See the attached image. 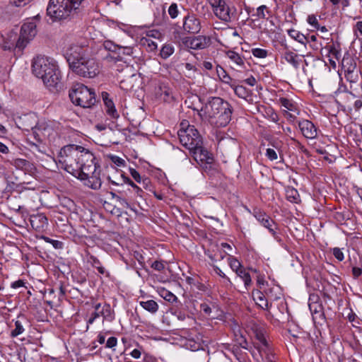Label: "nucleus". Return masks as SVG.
<instances>
[{"instance_id": "nucleus-1", "label": "nucleus", "mask_w": 362, "mask_h": 362, "mask_svg": "<svg viewBox=\"0 0 362 362\" xmlns=\"http://www.w3.org/2000/svg\"><path fill=\"white\" fill-rule=\"evenodd\" d=\"M57 165L88 187L93 189L101 187L100 165L89 149L75 144L66 145L59 151Z\"/></svg>"}, {"instance_id": "nucleus-2", "label": "nucleus", "mask_w": 362, "mask_h": 362, "mask_svg": "<svg viewBox=\"0 0 362 362\" xmlns=\"http://www.w3.org/2000/svg\"><path fill=\"white\" fill-rule=\"evenodd\" d=\"M64 56L70 69L76 74L92 78L99 74L98 63L88 46L71 45L64 50Z\"/></svg>"}, {"instance_id": "nucleus-3", "label": "nucleus", "mask_w": 362, "mask_h": 362, "mask_svg": "<svg viewBox=\"0 0 362 362\" xmlns=\"http://www.w3.org/2000/svg\"><path fill=\"white\" fill-rule=\"evenodd\" d=\"M199 115L202 118L218 127H226L231 119V105L219 97H211L202 107Z\"/></svg>"}, {"instance_id": "nucleus-4", "label": "nucleus", "mask_w": 362, "mask_h": 362, "mask_svg": "<svg viewBox=\"0 0 362 362\" xmlns=\"http://www.w3.org/2000/svg\"><path fill=\"white\" fill-rule=\"evenodd\" d=\"M33 72L49 88H57L61 82V73L57 62L50 57L38 56L33 59Z\"/></svg>"}, {"instance_id": "nucleus-5", "label": "nucleus", "mask_w": 362, "mask_h": 362, "mask_svg": "<svg viewBox=\"0 0 362 362\" xmlns=\"http://www.w3.org/2000/svg\"><path fill=\"white\" fill-rule=\"evenodd\" d=\"M241 341L238 343L240 346L248 350L257 362H275V355L273 347L268 341L265 333L262 329H256L255 332V341L252 346H249L246 339L242 334L240 335Z\"/></svg>"}, {"instance_id": "nucleus-6", "label": "nucleus", "mask_w": 362, "mask_h": 362, "mask_svg": "<svg viewBox=\"0 0 362 362\" xmlns=\"http://www.w3.org/2000/svg\"><path fill=\"white\" fill-rule=\"evenodd\" d=\"M69 95L73 104L83 108H90L96 102L95 90L83 83L73 85Z\"/></svg>"}, {"instance_id": "nucleus-7", "label": "nucleus", "mask_w": 362, "mask_h": 362, "mask_svg": "<svg viewBox=\"0 0 362 362\" xmlns=\"http://www.w3.org/2000/svg\"><path fill=\"white\" fill-rule=\"evenodd\" d=\"M178 136L182 145L187 148L189 152L203 144L202 137L197 129L194 126L189 125L187 120H183L180 123Z\"/></svg>"}, {"instance_id": "nucleus-8", "label": "nucleus", "mask_w": 362, "mask_h": 362, "mask_svg": "<svg viewBox=\"0 0 362 362\" xmlns=\"http://www.w3.org/2000/svg\"><path fill=\"white\" fill-rule=\"evenodd\" d=\"M76 8L68 0H49L47 13L53 21H57L66 18Z\"/></svg>"}, {"instance_id": "nucleus-9", "label": "nucleus", "mask_w": 362, "mask_h": 362, "mask_svg": "<svg viewBox=\"0 0 362 362\" xmlns=\"http://www.w3.org/2000/svg\"><path fill=\"white\" fill-rule=\"evenodd\" d=\"M215 16L223 23H229L237 15V8L226 0H208Z\"/></svg>"}, {"instance_id": "nucleus-10", "label": "nucleus", "mask_w": 362, "mask_h": 362, "mask_svg": "<svg viewBox=\"0 0 362 362\" xmlns=\"http://www.w3.org/2000/svg\"><path fill=\"white\" fill-rule=\"evenodd\" d=\"M37 23L34 18L27 19L22 25L16 47L24 49L37 35Z\"/></svg>"}, {"instance_id": "nucleus-11", "label": "nucleus", "mask_w": 362, "mask_h": 362, "mask_svg": "<svg viewBox=\"0 0 362 362\" xmlns=\"http://www.w3.org/2000/svg\"><path fill=\"white\" fill-rule=\"evenodd\" d=\"M190 153L206 173L209 175L214 173L216 170L214 156L202 145L195 148Z\"/></svg>"}, {"instance_id": "nucleus-12", "label": "nucleus", "mask_w": 362, "mask_h": 362, "mask_svg": "<svg viewBox=\"0 0 362 362\" xmlns=\"http://www.w3.org/2000/svg\"><path fill=\"white\" fill-rule=\"evenodd\" d=\"M298 126L305 139L313 140L317 138L319 129L310 120L300 119L298 121Z\"/></svg>"}, {"instance_id": "nucleus-13", "label": "nucleus", "mask_w": 362, "mask_h": 362, "mask_svg": "<svg viewBox=\"0 0 362 362\" xmlns=\"http://www.w3.org/2000/svg\"><path fill=\"white\" fill-rule=\"evenodd\" d=\"M309 310L312 314L315 322H320L325 319L324 310L322 304L318 301V297L310 296L308 302Z\"/></svg>"}, {"instance_id": "nucleus-14", "label": "nucleus", "mask_w": 362, "mask_h": 362, "mask_svg": "<svg viewBox=\"0 0 362 362\" xmlns=\"http://www.w3.org/2000/svg\"><path fill=\"white\" fill-rule=\"evenodd\" d=\"M182 41L187 48L192 49H202L209 45V40L202 35L183 37Z\"/></svg>"}, {"instance_id": "nucleus-15", "label": "nucleus", "mask_w": 362, "mask_h": 362, "mask_svg": "<svg viewBox=\"0 0 362 362\" xmlns=\"http://www.w3.org/2000/svg\"><path fill=\"white\" fill-rule=\"evenodd\" d=\"M30 222L33 229L39 233L45 232L48 228V219L42 213L31 215Z\"/></svg>"}, {"instance_id": "nucleus-16", "label": "nucleus", "mask_w": 362, "mask_h": 362, "mask_svg": "<svg viewBox=\"0 0 362 362\" xmlns=\"http://www.w3.org/2000/svg\"><path fill=\"white\" fill-rule=\"evenodd\" d=\"M183 30L188 33H197L201 29L200 21L194 14H188L183 18Z\"/></svg>"}, {"instance_id": "nucleus-17", "label": "nucleus", "mask_w": 362, "mask_h": 362, "mask_svg": "<svg viewBox=\"0 0 362 362\" xmlns=\"http://www.w3.org/2000/svg\"><path fill=\"white\" fill-rule=\"evenodd\" d=\"M35 138L38 141H42L47 137H49L53 132V129L45 123L37 124L31 128Z\"/></svg>"}, {"instance_id": "nucleus-18", "label": "nucleus", "mask_w": 362, "mask_h": 362, "mask_svg": "<svg viewBox=\"0 0 362 362\" xmlns=\"http://www.w3.org/2000/svg\"><path fill=\"white\" fill-rule=\"evenodd\" d=\"M252 298L256 305L260 308L269 311L271 303L263 291L255 290L252 291Z\"/></svg>"}, {"instance_id": "nucleus-19", "label": "nucleus", "mask_w": 362, "mask_h": 362, "mask_svg": "<svg viewBox=\"0 0 362 362\" xmlns=\"http://www.w3.org/2000/svg\"><path fill=\"white\" fill-rule=\"evenodd\" d=\"M182 345L192 351L204 350L203 343L197 336L192 337L189 335L187 337L182 339Z\"/></svg>"}, {"instance_id": "nucleus-20", "label": "nucleus", "mask_w": 362, "mask_h": 362, "mask_svg": "<svg viewBox=\"0 0 362 362\" xmlns=\"http://www.w3.org/2000/svg\"><path fill=\"white\" fill-rule=\"evenodd\" d=\"M256 219L266 228L269 230V231L272 233V235L276 238V225L274 221L267 214L259 213L255 216Z\"/></svg>"}, {"instance_id": "nucleus-21", "label": "nucleus", "mask_w": 362, "mask_h": 362, "mask_svg": "<svg viewBox=\"0 0 362 362\" xmlns=\"http://www.w3.org/2000/svg\"><path fill=\"white\" fill-rule=\"evenodd\" d=\"M156 35H158L157 31L150 30L147 33L146 37H142L140 39V44L145 47L148 52H154L158 48L157 43L151 40L150 37H156Z\"/></svg>"}, {"instance_id": "nucleus-22", "label": "nucleus", "mask_w": 362, "mask_h": 362, "mask_svg": "<svg viewBox=\"0 0 362 362\" xmlns=\"http://www.w3.org/2000/svg\"><path fill=\"white\" fill-rule=\"evenodd\" d=\"M102 98L105 106L107 114L112 119H117L119 115L115 108L113 101L109 98V94L106 92H103Z\"/></svg>"}, {"instance_id": "nucleus-23", "label": "nucleus", "mask_w": 362, "mask_h": 362, "mask_svg": "<svg viewBox=\"0 0 362 362\" xmlns=\"http://www.w3.org/2000/svg\"><path fill=\"white\" fill-rule=\"evenodd\" d=\"M281 57L292 66L298 69L300 66V59L297 54L289 50L285 45V50L282 52Z\"/></svg>"}, {"instance_id": "nucleus-24", "label": "nucleus", "mask_w": 362, "mask_h": 362, "mask_svg": "<svg viewBox=\"0 0 362 362\" xmlns=\"http://www.w3.org/2000/svg\"><path fill=\"white\" fill-rule=\"evenodd\" d=\"M226 56L237 68L246 69L245 59L239 53L228 50L226 52Z\"/></svg>"}, {"instance_id": "nucleus-25", "label": "nucleus", "mask_w": 362, "mask_h": 362, "mask_svg": "<svg viewBox=\"0 0 362 362\" xmlns=\"http://www.w3.org/2000/svg\"><path fill=\"white\" fill-rule=\"evenodd\" d=\"M278 102L281 107L284 108V111L285 112H291L296 113V115H299L300 111L298 105L292 99L281 97L279 98Z\"/></svg>"}, {"instance_id": "nucleus-26", "label": "nucleus", "mask_w": 362, "mask_h": 362, "mask_svg": "<svg viewBox=\"0 0 362 362\" xmlns=\"http://www.w3.org/2000/svg\"><path fill=\"white\" fill-rule=\"evenodd\" d=\"M108 25L110 28L119 29V30L124 32L125 34H127L128 36L131 37H133L134 35V27L131 25L123 23L121 22L110 21H108Z\"/></svg>"}, {"instance_id": "nucleus-27", "label": "nucleus", "mask_w": 362, "mask_h": 362, "mask_svg": "<svg viewBox=\"0 0 362 362\" xmlns=\"http://www.w3.org/2000/svg\"><path fill=\"white\" fill-rule=\"evenodd\" d=\"M267 295L269 301L276 300L281 298L282 292L281 288L277 285L269 286L267 284L266 288L263 291Z\"/></svg>"}, {"instance_id": "nucleus-28", "label": "nucleus", "mask_w": 362, "mask_h": 362, "mask_svg": "<svg viewBox=\"0 0 362 362\" xmlns=\"http://www.w3.org/2000/svg\"><path fill=\"white\" fill-rule=\"evenodd\" d=\"M2 42H0V46L4 50H10L16 47V35L15 33H10L7 37L2 36Z\"/></svg>"}, {"instance_id": "nucleus-29", "label": "nucleus", "mask_w": 362, "mask_h": 362, "mask_svg": "<svg viewBox=\"0 0 362 362\" xmlns=\"http://www.w3.org/2000/svg\"><path fill=\"white\" fill-rule=\"evenodd\" d=\"M87 262L96 269L99 274L106 276L109 275L107 271L96 257L91 255H87Z\"/></svg>"}, {"instance_id": "nucleus-30", "label": "nucleus", "mask_w": 362, "mask_h": 362, "mask_svg": "<svg viewBox=\"0 0 362 362\" xmlns=\"http://www.w3.org/2000/svg\"><path fill=\"white\" fill-rule=\"evenodd\" d=\"M216 71L219 80L223 83L228 85L230 87L234 83L233 78L221 66L217 65Z\"/></svg>"}, {"instance_id": "nucleus-31", "label": "nucleus", "mask_w": 362, "mask_h": 362, "mask_svg": "<svg viewBox=\"0 0 362 362\" xmlns=\"http://www.w3.org/2000/svg\"><path fill=\"white\" fill-rule=\"evenodd\" d=\"M230 88H233L235 94L240 98L247 100L251 95V91L243 86L233 83Z\"/></svg>"}, {"instance_id": "nucleus-32", "label": "nucleus", "mask_w": 362, "mask_h": 362, "mask_svg": "<svg viewBox=\"0 0 362 362\" xmlns=\"http://www.w3.org/2000/svg\"><path fill=\"white\" fill-rule=\"evenodd\" d=\"M157 292L161 298L169 303H175L177 300V297L173 293L163 287L158 288Z\"/></svg>"}, {"instance_id": "nucleus-33", "label": "nucleus", "mask_w": 362, "mask_h": 362, "mask_svg": "<svg viewBox=\"0 0 362 362\" xmlns=\"http://www.w3.org/2000/svg\"><path fill=\"white\" fill-rule=\"evenodd\" d=\"M287 33L291 38L303 45H305L308 42V37L298 30L290 29L288 30Z\"/></svg>"}, {"instance_id": "nucleus-34", "label": "nucleus", "mask_w": 362, "mask_h": 362, "mask_svg": "<svg viewBox=\"0 0 362 362\" xmlns=\"http://www.w3.org/2000/svg\"><path fill=\"white\" fill-rule=\"evenodd\" d=\"M245 10L249 15H251L257 19H264L266 18L265 11L267 10V6L265 5L259 6L255 11L254 8H251L250 7L245 8Z\"/></svg>"}, {"instance_id": "nucleus-35", "label": "nucleus", "mask_w": 362, "mask_h": 362, "mask_svg": "<svg viewBox=\"0 0 362 362\" xmlns=\"http://www.w3.org/2000/svg\"><path fill=\"white\" fill-rule=\"evenodd\" d=\"M139 305L145 310L152 314L156 313L159 308L158 304L153 300H141L139 302Z\"/></svg>"}, {"instance_id": "nucleus-36", "label": "nucleus", "mask_w": 362, "mask_h": 362, "mask_svg": "<svg viewBox=\"0 0 362 362\" xmlns=\"http://www.w3.org/2000/svg\"><path fill=\"white\" fill-rule=\"evenodd\" d=\"M100 313L101 316L103 317V320L112 322L115 319V313L110 304L106 303L103 305Z\"/></svg>"}, {"instance_id": "nucleus-37", "label": "nucleus", "mask_w": 362, "mask_h": 362, "mask_svg": "<svg viewBox=\"0 0 362 362\" xmlns=\"http://www.w3.org/2000/svg\"><path fill=\"white\" fill-rule=\"evenodd\" d=\"M218 350L223 354V355L226 358H228L230 361V358L228 357V356L227 354V351L232 353L235 356L237 357L236 353H237L238 348L235 347L234 345H231L230 344H228V343L221 344V345L218 346Z\"/></svg>"}, {"instance_id": "nucleus-38", "label": "nucleus", "mask_w": 362, "mask_h": 362, "mask_svg": "<svg viewBox=\"0 0 362 362\" xmlns=\"http://www.w3.org/2000/svg\"><path fill=\"white\" fill-rule=\"evenodd\" d=\"M286 195L287 200L290 202L297 204L300 201L298 190L293 187H288L286 189Z\"/></svg>"}, {"instance_id": "nucleus-39", "label": "nucleus", "mask_w": 362, "mask_h": 362, "mask_svg": "<svg viewBox=\"0 0 362 362\" xmlns=\"http://www.w3.org/2000/svg\"><path fill=\"white\" fill-rule=\"evenodd\" d=\"M175 52V47L171 43H165L160 50V56L162 59H166L169 58Z\"/></svg>"}, {"instance_id": "nucleus-40", "label": "nucleus", "mask_w": 362, "mask_h": 362, "mask_svg": "<svg viewBox=\"0 0 362 362\" xmlns=\"http://www.w3.org/2000/svg\"><path fill=\"white\" fill-rule=\"evenodd\" d=\"M236 274L244 282L245 289L247 290L252 284V279L250 273L245 268H243Z\"/></svg>"}, {"instance_id": "nucleus-41", "label": "nucleus", "mask_w": 362, "mask_h": 362, "mask_svg": "<svg viewBox=\"0 0 362 362\" xmlns=\"http://www.w3.org/2000/svg\"><path fill=\"white\" fill-rule=\"evenodd\" d=\"M121 178L124 183L128 184L130 187H132L134 193L137 197H142L144 192L141 187H139L132 180L124 176L123 174H121Z\"/></svg>"}, {"instance_id": "nucleus-42", "label": "nucleus", "mask_w": 362, "mask_h": 362, "mask_svg": "<svg viewBox=\"0 0 362 362\" xmlns=\"http://www.w3.org/2000/svg\"><path fill=\"white\" fill-rule=\"evenodd\" d=\"M14 325L15 328L11 332V337L13 338L22 334L25 332L23 322L19 319L14 320Z\"/></svg>"}, {"instance_id": "nucleus-43", "label": "nucleus", "mask_w": 362, "mask_h": 362, "mask_svg": "<svg viewBox=\"0 0 362 362\" xmlns=\"http://www.w3.org/2000/svg\"><path fill=\"white\" fill-rule=\"evenodd\" d=\"M160 93H158L160 98L165 102H170L173 99L172 90L170 88L163 86L160 87Z\"/></svg>"}, {"instance_id": "nucleus-44", "label": "nucleus", "mask_w": 362, "mask_h": 362, "mask_svg": "<svg viewBox=\"0 0 362 362\" xmlns=\"http://www.w3.org/2000/svg\"><path fill=\"white\" fill-rule=\"evenodd\" d=\"M325 49H327L328 51L329 61L330 64L333 66H335L336 63L333 59L338 58V54H339V52L335 49L334 45H328L325 47Z\"/></svg>"}, {"instance_id": "nucleus-45", "label": "nucleus", "mask_w": 362, "mask_h": 362, "mask_svg": "<svg viewBox=\"0 0 362 362\" xmlns=\"http://www.w3.org/2000/svg\"><path fill=\"white\" fill-rule=\"evenodd\" d=\"M134 52V46H120L119 45V49L117 50L118 57H121V55L125 56H132Z\"/></svg>"}, {"instance_id": "nucleus-46", "label": "nucleus", "mask_w": 362, "mask_h": 362, "mask_svg": "<svg viewBox=\"0 0 362 362\" xmlns=\"http://www.w3.org/2000/svg\"><path fill=\"white\" fill-rule=\"evenodd\" d=\"M228 263L232 270L234 271L235 273L238 272L239 271L243 269L239 260H238L235 257L231 255H230V257H228Z\"/></svg>"}, {"instance_id": "nucleus-47", "label": "nucleus", "mask_w": 362, "mask_h": 362, "mask_svg": "<svg viewBox=\"0 0 362 362\" xmlns=\"http://www.w3.org/2000/svg\"><path fill=\"white\" fill-rule=\"evenodd\" d=\"M40 239L43 240L45 242H46L47 243L51 244L54 249L59 250V249H62L64 247V244L62 241H59L57 240H53V239H51L50 238L45 236V235H42L40 237Z\"/></svg>"}, {"instance_id": "nucleus-48", "label": "nucleus", "mask_w": 362, "mask_h": 362, "mask_svg": "<svg viewBox=\"0 0 362 362\" xmlns=\"http://www.w3.org/2000/svg\"><path fill=\"white\" fill-rule=\"evenodd\" d=\"M103 46L105 48V49L115 53H117V50L119 49V45L114 43L111 40L104 41Z\"/></svg>"}, {"instance_id": "nucleus-49", "label": "nucleus", "mask_w": 362, "mask_h": 362, "mask_svg": "<svg viewBox=\"0 0 362 362\" xmlns=\"http://www.w3.org/2000/svg\"><path fill=\"white\" fill-rule=\"evenodd\" d=\"M109 158L112 163L119 168H123L126 165V161L122 158L116 155H110Z\"/></svg>"}, {"instance_id": "nucleus-50", "label": "nucleus", "mask_w": 362, "mask_h": 362, "mask_svg": "<svg viewBox=\"0 0 362 362\" xmlns=\"http://www.w3.org/2000/svg\"><path fill=\"white\" fill-rule=\"evenodd\" d=\"M251 52L255 57L259 59H264L268 55L267 51L262 48H253L252 49Z\"/></svg>"}, {"instance_id": "nucleus-51", "label": "nucleus", "mask_w": 362, "mask_h": 362, "mask_svg": "<svg viewBox=\"0 0 362 362\" xmlns=\"http://www.w3.org/2000/svg\"><path fill=\"white\" fill-rule=\"evenodd\" d=\"M168 14L171 18L175 19L178 16L179 11L177 4L173 3L168 8Z\"/></svg>"}, {"instance_id": "nucleus-52", "label": "nucleus", "mask_w": 362, "mask_h": 362, "mask_svg": "<svg viewBox=\"0 0 362 362\" xmlns=\"http://www.w3.org/2000/svg\"><path fill=\"white\" fill-rule=\"evenodd\" d=\"M265 156L270 161L276 160L278 158L276 151L272 148L266 149Z\"/></svg>"}, {"instance_id": "nucleus-53", "label": "nucleus", "mask_w": 362, "mask_h": 362, "mask_svg": "<svg viewBox=\"0 0 362 362\" xmlns=\"http://www.w3.org/2000/svg\"><path fill=\"white\" fill-rule=\"evenodd\" d=\"M185 68L186 71H188L187 74H186V76L189 78H192L194 76V74L197 72V69L196 66L190 63H186L185 64Z\"/></svg>"}, {"instance_id": "nucleus-54", "label": "nucleus", "mask_w": 362, "mask_h": 362, "mask_svg": "<svg viewBox=\"0 0 362 362\" xmlns=\"http://www.w3.org/2000/svg\"><path fill=\"white\" fill-rule=\"evenodd\" d=\"M215 273L224 279V284L231 285L232 283L230 279L225 274V273L217 266L214 267Z\"/></svg>"}, {"instance_id": "nucleus-55", "label": "nucleus", "mask_w": 362, "mask_h": 362, "mask_svg": "<svg viewBox=\"0 0 362 362\" xmlns=\"http://www.w3.org/2000/svg\"><path fill=\"white\" fill-rule=\"evenodd\" d=\"M332 251V255L339 262H342L344 259V255L341 249L334 247Z\"/></svg>"}, {"instance_id": "nucleus-56", "label": "nucleus", "mask_w": 362, "mask_h": 362, "mask_svg": "<svg viewBox=\"0 0 362 362\" xmlns=\"http://www.w3.org/2000/svg\"><path fill=\"white\" fill-rule=\"evenodd\" d=\"M268 119L273 122L276 123L279 121V115L272 108H269L267 111Z\"/></svg>"}, {"instance_id": "nucleus-57", "label": "nucleus", "mask_w": 362, "mask_h": 362, "mask_svg": "<svg viewBox=\"0 0 362 362\" xmlns=\"http://www.w3.org/2000/svg\"><path fill=\"white\" fill-rule=\"evenodd\" d=\"M214 308V307H211V305L207 303H203L200 305V310L202 312H203L206 315L210 316L212 310Z\"/></svg>"}, {"instance_id": "nucleus-58", "label": "nucleus", "mask_w": 362, "mask_h": 362, "mask_svg": "<svg viewBox=\"0 0 362 362\" xmlns=\"http://www.w3.org/2000/svg\"><path fill=\"white\" fill-rule=\"evenodd\" d=\"M307 22L313 28H319V23L316 16L313 14L309 15L307 18Z\"/></svg>"}, {"instance_id": "nucleus-59", "label": "nucleus", "mask_w": 362, "mask_h": 362, "mask_svg": "<svg viewBox=\"0 0 362 362\" xmlns=\"http://www.w3.org/2000/svg\"><path fill=\"white\" fill-rule=\"evenodd\" d=\"M129 171L131 176L136 182L139 183L141 182V180L144 178V177H141L140 173L136 170L132 168H129Z\"/></svg>"}, {"instance_id": "nucleus-60", "label": "nucleus", "mask_w": 362, "mask_h": 362, "mask_svg": "<svg viewBox=\"0 0 362 362\" xmlns=\"http://www.w3.org/2000/svg\"><path fill=\"white\" fill-rule=\"evenodd\" d=\"M117 345V339L115 337H109L106 341L105 347L108 349H113Z\"/></svg>"}, {"instance_id": "nucleus-61", "label": "nucleus", "mask_w": 362, "mask_h": 362, "mask_svg": "<svg viewBox=\"0 0 362 362\" xmlns=\"http://www.w3.org/2000/svg\"><path fill=\"white\" fill-rule=\"evenodd\" d=\"M139 184H141L146 189L149 190L150 192L153 191L152 184L149 178L144 177Z\"/></svg>"}, {"instance_id": "nucleus-62", "label": "nucleus", "mask_w": 362, "mask_h": 362, "mask_svg": "<svg viewBox=\"0 0 362 362\" xmlns=\"http://www.w3.org/2000/svg\"><path fill=\"white\" fill-rule=\"evenodd\" d=\"M116 199H117V201L119 202V204L121 206H122L124 207H126V208H128V209H131L132 211H133L135 213L136 212V211L130 206V204L128 203V202L127 201L126 199L122 198V197H119V196H117Z\"/></svg>"}, {"instance_id": "nucleus-63", "label": "nucleus", "mask_w": 362, "mask_h": 362, "mask_svg": "<svg viewBox=\"0 0 362 362\" xmlns=\"http://www.w3.org/2000/svg\"><path fill=\"white\" fill-rule=\"evenodd\" d=\"M100 316V311H94L87 321V329H88L89 325H92L95 322V320Z\"/></svg>"}, {"instance_id": "nucleus-64", "label": "nucleus", "mask_w": 362, "mask_h": 362, "mask_svg": "<svg viewBox=\"0 0 362 362\" xmlns=\"http://www.w3.org/2000/svg\"><path fill=\"white\" fill-rule=\"evenodd\" d=\"M354 31L357 37L362 36V21H358L356 23Z\"/></svg>"}]
</instances>
